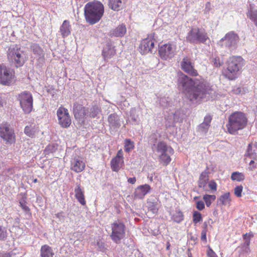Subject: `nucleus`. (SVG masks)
<instances>
[{
    "instance_id": "nucleus-1",
    "label": "nucleus",
    "mask_w": 257,
    "mask_h": 257,
    "mask_svg": "<svg viewBox=\"0 0 257 257\" xmlns=\"http://www.w3.org/2000/svg\"><path fill=\"white\" fill-rule=\"evenodd\" d=\"M177 85L192 103H198L203 100H213L217 97L215 91L206 81L202 79H193L182 72L178 74Z\"/></svg>"
},
{
    "instance_id": "nucleus-2",
    "label": "nucleus",
    "mask_w": 257,
    "mask_h": 257,
    "mask_svg": "<svg viewBox=\"0 0 257 257\" xmlns=\"http://www.w3.org/2000/svg\"><path fill=\"white\" fill-rule=\"evenodd\" d=\"M84 9L86 21L90 25L99 22L104 11L103 5L99 2H89L85 5Z\"/></svg>"
},
{
    "instance_id": "nucleus-3",
    "label": "nucleus",
    "mask_w": 257,
    "mask_h": 257,
    "mask_svg": "<svg viewBox=\"0 0 257 257\" xmlns=\"http://www.w3.org/2000/svg\"><path fill=\"white\" fill-rule=\"evenodd\" d=\"M243 65V59L240 56L230 57L227 61V67L223 72L225 77L229 80L235 79Z\"/></svg>"
},
{
    "instance_id": "nucleus-4",
    "label": "nucleus",
    "mask_w": 257,
    "mask_h": 257,
    "mask_svg": "<svg viewBox=\"0 0 257 257\" xmlns=\"http://www.w3.org/2000/svg\"><path fill=\"white\" fill-rule=\"evenodd\" d=\"M247 123V118L241 112H235L228 118V122L226 124L227 131L230 134H235L238 130L245 127Z\"/></svg>"
},
{
    "instance_id": "nucleus-5",
    "label": "nucleus",
    "mask_w": 257,
    "mask_h": 257,
    "mask_svg": "<svg viewBox=\"0 0 257 257\" xmlns=\"http://www.w3.org/2000/svg\"><path fill=\"white\" fill-rule=\"evenodd\" d=\"M154 152L158 154L160 162L164 166L168 165L171 161V156L174 154L173 149L164 142H159L152 147Z\"/></svg>"
},
{
    "instance_id": "nucleus-6",
    "label": "nucleus",
    "mask_w": 257,
    "mask_h": 257,
    "mask_svg": "<svg viewBox=\"0 0 257 257\" xmlns=\"http://www.w3.org/2000/svg\"><path fill=\"white\" fill-rule=\"evenodd\" d=\"M7 56L9 61L14 63L17 67L22 66L25 63V54L18 45H10L7 50Z\"/></svg>"
},
{
    "instance_id": "nucleus-7",
    "label": "nucleus",
    "mask_w": 257,
    "mask_h": 257,
    "mask_svg": "<svg viewBox=\"0 0 257 257\" xmlns=\"http://www.w3.org/2000/svg\"><path fill=\"white\" fill-rule=\"evenodd\" d=\"M239 40L238 35L234 32L231 31L226 34L217 44L221 48L231 53L236 49Z\"/></svg>"
},
{
    "instance_id": "nucleus-8",
    "label": "nucleus",
    "mask_w": 257,
    "mask_h": 257,
    "mask_svg": "<svg viewBox=\"0 0 257 257\" xmlns=\"http://www.w3.org/2000/svg\"><path fill=\"white\" fill-rule=\"evenodd\" d=\"M186 40L190 43L197 44L205 43L209 37L204 30L193 28L188 33Z\"/></svg>"
},
{
    "instance_id": "nucleus-9",
    "label": "nucleus",
    "mask_w": 257,
    "mask_h": 257,
    "mask_svg": "<svg viewBox=\"0 0 257 257\" xmlns=\"http://www.w3.org/2000/svg\"><path fill=\"white\" fill-rule=\"evenodd\" d=\"M111 234L110 236L112 240L116 244L120 243L125 235L124 224L119 221H115L111 224Z\"/></svg>"
},
{
    "instance_id": "nucleus-10",
    "label": "nucleus",
    "mask_w": 257,
    "mask_h": 257,
    "mask_svg": "<svg viewBox=\"0 0 257 257\" xmlns=\"http://www.w3.org/2000/svg\"><path fill=\"white\" fill-rule=\"evenodd\" d=\"M15 75L13 70L4 65H0V83L10 85L14 81Z\"/></svg>"
},
{
    "instance_id": "nucleus-11",
    "label": "nucleus",
    "mask_w": 257,
    "mask_h": 257,
    "mask_svg": "<svg viewBox=\"0 0 257 257\" xmlns=\"http://www.w3.org/2000/svg\"><path fill=\"white\" fill-rule=\"evenodd\" d=\"M20 105L26 113H29L33 109V97L29 92L21 93L19 96Z\"/></svg>"
},
{
    "instance_id": "nucleus-12",
    "label": "nucleus",
    "mask_w": 257,
    "mask_h": 257,
    "mask_svg": "<svg viewBox=\"0 0 257 257\" xmlns=\"http://www.w3.org/2000/svg\"><path fill=\"white\" fill-rule=\"evenodd\" d=\"M176 45L172 43H168L160 47L159 53L161 58L164 60L172 58L176 54Z\"/></svg>"
},
{
    "instance_id": "nucleus-13",
    "label": "nucleus",
    "mask_w": 257,
    "mask_h": 257,
    "mask_svg": "<svg viewBox=\"0 0 257 257\" xmlns=\"http://www.w3.org/2000/svg\"><path fill=\"white\" fill-rule=\"evenodd\" d=\"M0 137L10 144L15 142L14 130L8 123L3 122L0 124Z\"/></svg>"
},
{
    "instance_id": "nucleus-14",
    "label": "nucleus",
    "mask_w": 257,
    "mask_h": 257,
    "mask_svg": "<svg viewBox=\"0 0 257 257\" xmlns=\"http://www.w3.org/2000/svg\"><path fill=\"white\" fill-rule=\"evenodd\" d=\"M157 41L155 38V34H151L147 38L144 39L141 42L139 46V51L142 54H146L150 52L154 47L155 43Z\"/></svg>"
},
{
    "instance_id": "nucleus-15",
    "label": "nucleus",
    "mask_w": 257,
    "mask_h": 257,
    "mask_svg": "<svg viewBox=\"0 0 257 257\" xmlns=\"http://www.w3.org/2000/svg\"><path fill=\"white\" fill-rule=\"evenodd\" d=\"M58 122L63 127H68L71 123L68 110L63 107H60L57 111Z\"/></svg>"
},
{
    "instance_id": "nucleus-16",
    "label": "nucleus",
    "mask_w": 257,
    "mask_h": 257,
    "mask_svg": "<svg viewBox=\"0 0 257 257\" xmlns=\"http://www.w3.org/2000/svg\"><path fill=\"white\" fill-rule=\"evenodd\" d=\"M181 67L184 72L191 75L197 76L198 74L197 71L192 65L190 59L187 57L183 58L181 62Z\"/></svg>"
},
{
    "instance_id": "nucleus-17",
    "label": "nucleus",
    "mask_w": 257,
    "mask_h": 257,
    "mask_svg": "<svg viewBox=\"0 0 257 257\" xmlns=\"http://www.w3.org/2000/svg\"><path fill=\"white\" fill-rule=\"evenodd\" d=\"M85 167V164L83 159L79 157H74L71 160L70 168L76 173H79L83 171Z\"/></svg>"
},
{
    "instance_id": "nucleus-18",
    "label": "nucleus",
    "mask_w": 257,
    "mask_h": 257,
    "mask_svg": "<svg viewBox=\"0 0 257 257\" xmlns=\"http://www.w3.org/2000/svg\"><path fill=\"white\" fill-rule=\"evenodd\" d=\"M151 187L148 184H146L139 186L134 193V197L136 199H143L151 191Z\"/></svg>"
},
{
    "instance_id": "nucleus-19",
    "label": "nucleus",
    "mask_w": 257,
    "mask_h": 257,
    "mask_svg": "<svg viewBox=\"0 0 257 257\" xmlns=\"http://www.w3.org/2000/svg\"><path fill=\"white\" fill-rule=\"evenodd\" d=\"M73 111L75 118L79 120L83 119L86 115L85 108L77 102L73 104Z\"/></svg>"
},
{
    "instance_id": "nucleus-20",
    "label": "nucleus",
    "mask_w": 257,
    "mask_h": 257,
    "mask_svg": "<svg viewBox=\"0 0 257 257\" xmlns=\"http://www.w3.org/2000/svg\"><path fill=\"white\" fill-rule=\"evenodd\" d=\"M115 54V51L112 44L110 42H107L102 52V55L104 60L110 59Z\"/></svg>"
},
{
    "instance_id": "nucleus-21",
    "label": "nucleus",
    "mask_w": 257,
    "mask_h": 257,
    "mask_svg": "<svg viewBox=\"0 0 257 257\" xmlns=\"http://www.w3.org/2000/svg\"><path fill=\"white\" fill-rule=\"evenodd\" d=\"M75 196L78 201L82 205H85L86 201L84 195L83 189L81 187L80 184H77L76 187L74 189Z\"/></svg>"
},
{
    "instance_id": "nucleus-22",
    "label": "nucleus",
    "mask_w": 257,
    "mask_h": 257,
    "mask_svg": "<svg viewBox=\"0 0 257 257\" xmlns=\"http://www.w3.org/2000/svg\"><path fill=\"white\" fill-rule=\"evenodd\" d=\"M209 180V176L208 172L206 171H204L200 174L199 180L198 182V187L202 188L203 190L207 191V184Z\"/></svg>"
},
{
    "instance_id": "nucleus-23",
    "label": "nucleus",
    "mask_w": 257,
    "mask_h": 257,
    "mask_svg": "<svg viewBox=\"0 0 257 257\" xmlns=\"http://www.w3.org/2000/svg\"><path fill=\"white\" fill-rule=\"evenodd\" d=\"M126 32V29L124 24H121L115 29L111 30L109 33L111 36L121 37L123 36Z\"/></svg>"
},
{
    "instance_id": "nucleus-24",
    "label": "nucleus",
    "mask_w": 257,
    "mask_h": 257,
    "mask_svg": "<svg viewBox=\"0 0 257 257\" xmlns=\"http://www.w3.org/2000/svg\"><path fill=\"white\" fill-rule=\"evenodd\" d=\"M108 121L111 127L118 128L121 125L119 117L116 113L110 114L108 117Z\"/></svg>"
},
{
    "instance_id": "nucleus-25",
    "label": "nucleus",
    "mask_w": 257,
    "mask_h": 257,
    "mask_svg": "<svg viewBox=\"0 0 257 257\" xmlns=\"http://www.w3.org/2000/svg\"><path fill=\"white\" fill-rule=\"evenodd\" d=\"M70 25L68 21L65 20L60 28V32L63 37H66L70 34Z\"/></svg>"
},
{
    "instance_id": "nucleus-26",
    "label": "nucleus",
    "mask_w": 257,
    "mask_h": 257,
    "mask_svg": "<svg viewBox=\"0 0 257 257\" xmlns=\"http://www.w3.org/2000/svg\"><path fill=\"white\" fill-rule=\"evenodd\" d=\"M245 156L257 160V146L255 144L252 146L251 144H249L247 147Z\"/></svg>"
},
{
    "instance_id": "nucleus-27",
    "label": "nucleus",
    "mask_w": 257,
    "mask_h": 257,
    "mask_svg": "<svg viewBox=\"0 0 257 257\" xmlns=\"http://www.w3.org/2000/svg\"><path fill=\"white\" fill-rule=\"evenodd\" d=\"M54 253L52 248L48 245L42 246L40 250L41 257H53Z\"/></svg>"
},
{
    "instance_id": "nucleus-28",
    "label": "nucleus",
    "mask_w": 257,
    "mask_h": 257,
    "mask_svg": "<svg viewBox=\"0 0 257 257\" xmlns=\"http://www.w3.org/2000/svg\"><path fill=\"white\" fill-rule=\"evenodd\" d=\"M124 0H109L110 8L114 11H118L123 8Z\"/></svg>"
},
{
    "instance_id": "nucleus-29",
    "label": "nucleus",
    "mask_w": 257,
    "mask_h": 257,
    "mask_svg": "<svg viewBox=\"0 0 257 257\" xmlns=\"http://www.w3.org/2000/svg\"><path fill=\"white\" fill-rule=\"evenodd\" d=\"M123 164V160L118 158H113L110 162L111 168L113 171L117 172Z\"/></svg>"
},
{
    "instance_id": "nucleus-30",
    "label": "nucleus",
    "mask_w": 257,
    "mask_h": 257,
    "mask_svg": "<svg viewBox=\"0 0 257 257\" xmlns=\"http://www.w3.org/2000/svg\"><path fill=\"white\" fill-rule=\"evenodd\" d=\"M38 131L37 128L35 124H30L26 126L24 133L28 137L33 138L36 133Z\"/></svg>"
},
{
    "instance_id": "nucleus-31",
    "label": "nucleus",
    "mask_w": 257,
    "mask_h": 257,
    "mask_svg": "<svg viewBox=\"0 0 257 257\" xmlns=\"http://www.w3.org/2000/svg\"><path fill=\"white\" fill-rule=\"evenodd\" d=\"M147 207L149 210L153 214H156L158 211V203L156 201L149 200L147 202Z\"/></svg>"
},
{
    "instance_id": "nucleus-32",
    "label": "nucleus",
    "mask_w": 257,
    "mask_h": 257,
    "mask_svg": "<svg viewBox=\"0 0 257 257\" xmlns=\"http://www.w3.org/2000/svg\"><path fill=\"white\" fill-rule=\"evenodd\" d=\"M130 119L135 124H138L140 122L139 114L136 108H132L130 112Z\"/></svg>"
},
{
    "instance_id": "nucleus-33",
    "label": "nucleus",
    "mask_w": 257,
    "mask_h": 257,
    "mask_svg": "<svg viewBox=\"0 0 257 257\" xmlns=\"http://www.w3.org/2000/svg\"><path fill=\"white\" fill-rule=\"evenodd\" d=\"M230 201V194L229 192L224 193L220 196L218 199V203L220 204L226 205L229 203Z\"/></svg>"
},
{
    "instance_id": "nucleus-34",
    "label": "nucleus",
    "mask_w": 257,
    "mask_h": 257,
    "mask_svg": "<svg viewBox=\"0 0 257 257\" xmlns=\"http://www.w3.org/2000/svg\"><path fill=\"white\" fill-rule=\"evenodd\" d=\"M32 50L34 54L40 58L44 56L43 51L42 48L38 44H33L31 46Z\"/></svg>"
},
{
    "instance_id": "nucleus-35",
    "label": "nucleus",
    "mask_w": 257,
    "mask_h": 257,
    "mask_svg": "<svg viewBox=\"0 0 257 257\" xmlns=\"http://www.w3.org/2000/svg\"><path fill=\"white\" fill-rule=\"evenodd\" d=\"M159 103L163 107H168L171 106L172 100L167 97H161L159 99Z\"/></svg>"
},
{
    "instance_id": "nucleus-36",
    "label": "nucleus",
    "mask_w": 257,
    "mask_h": 257,
    "mask_svg": "<svg viewBox=\"0 0 257 257\" xmlns=\"http://www.w3.org/2000/svg\"><path fill=\"white\" fill-rule=\"evenodd\" d=\"M247 16L257 27V11L250 9L247 13Z\"/></svg>"
},
{
    "instance_id": "nucleus-37",
    "label": "nucleus",
    "mask_w": 257,
    "mask_h": 257,
    "mask_svg": "<svg viewBox=\"0 0 257 257\" xmlns=\"http://www.w3.org/2000/svg\"><path fill=\"white\" fill-rule=\"evenodd\" d=\"M174 115H173L172 112L169 113L168 115L166 117V125L167 127H171L174 125V124L176 122V120L174 118Z\"/></svg>"
},
{
    "instance_id": "nucleus-38",
    "label": "nucleus",
    "mask_w": 257,
    "mask_h": 257,
    "mask_svg": "<svg viewBox=\"0 0 257 257\" xmlns=\"http://www.w3.org/2000/svg\"><path fill=\"white\" fill-rule=\"evenodd\" d=\"M183 213L180 211H176V212L172 216V219L177 222L180 223L183 220Z\"/></svg>"
},
{
    "instance_id": "nucleus-39",
    "label": "nucleus",
    "mask_w": 257,
    "mask_h": 257,
    "mask_svg": "<svg viewBox=\"0 0 257 257\" xmlns=\"http://www.w3.org/2000/svg\"><path fill=\"white\" fill-rule=\"evenodd\" d=\"M174 115V118L176 120V122L180 121L183 119L184 113L181 110H176L175 112H172Z\"/></svg>"
},
{
    "instance_id": "nucleus-40",
    "label": "nucleus",
    "mask_w": 257,
    "mask_h": 257,
    "mask_svg": "<svg viewBox=\"0 0 257 257\" xmlns=\"http://www.w3.org/2000/svg\"><path fill=\"white\" fill-rule=\"evenodd\" d=\"M231 178L232 180L241 181L244 180V177L242 173L235 172L232 173Z\"/></svg>"
},
{
    "instance_id": "nucleus-41",
    "label": "nucleus",
    "mask_w": 257,
    "mask_h": 257,
    "mask_svg": "<svg viewBox=\"0 0 257 257\" xmlns=\"http://www.w3.org/2000/svg\"><path fill=\"white\" fill-rule=\"evenodd\" d=\"M216 198V197L214 195H205L203 196V199L205 202L206 205L207 207L210 206L212 201H214Z\"/></svg>"
},
{
    "instance_id": "nucleus-42",
    "label": "nucleus",
    "mask_w": 257,
    "mask_h": 257,
    "mask_svg": "<svg viewBox=\"0 0 257 257\" xmlns=\"http://www.w3.org/2000/svg\"><path fill=\"white\" fill-rule=\"evenodd\" d=\"M202 220L201 214L197 211H194L193 213V221L196 224Z\"/></svg>"
},
{
    "instance_id": "nucleus-43",
    "label": "nucleus",
    "mask_w": 257,
    "mask_h": 257,
    "mask_svg": "<svg viewBox=\"0 0 257 257\" xmlns=\"http://www.w3.org/2000/svg\"><path fill=\"white\" fill-rule=\"evenodd\" d=\"M134 147L133 142L131 141L130 140H126L125 141L124 151L126 152H129Z\"/></svg>"
},
{
    "instance_id": "nucleus-44",
    "label": "nucleus",
    "mask_w": 257,
    "mask_h": 257,
    "mask_svg": "<svg viewBox=\"0 0 257 257\" xmlns=\"http://www.w3.org/2000/svg\"><path fill=\"white\" fill-rule=\"evenodd\" d=\"M99 112L100 109L98 107L93 106L90 108L89 115L90 117H95L99 114Z\"/></svg>"
},
{
    "instance_id": "nucleus-45",
    "label": "nucleus",
    "mask_w": 257,
    "mask_h": 257,
    "mask_svg": "<svg viewBox=\"0 0 257 257\" xmlns=\"http://www.w3.org/2000/svg\"><path fill=\"white\" fill-rule=\"evenodd\" d=\"M7 236V229L0 225V240L4 239Z\"/></svg>"
},
{
    "instance_id": "nucleus-46",
    "label": "nucleus",
    "mask_w": 257,
    "mask_h": 257,
    "mask_svg": "<svg viewBox=\"0 0 257 257\" xmlns=\"http://www.w3.org/2000/svg\"><path fill=\"white\" fill-rule=\"evenodd\" d=\"M243 187L242 186H237L234 188V194L237 197H240L241 196V193L242 192Z\"/></svg>"
},
{
    "instance_id": "nucleus-47",
    "label": "nucleus",
    "mask_w": 257,
    "mask_h": 257,
    "mask_svg": "<svg viewBox=\"0 0 257 257\" xmlns=\"http://www.w3.org/2000/svg\"><path fill=\"white\" fill-rule=\"evenodd\" d=\"M20 205L22 207V208L26 212L29 213L30 209L29 207L26 205L25 201L24 199H22L20 201Z\"/></svg>"
},
{
    "instance_id": "nucleus-48",
    "label": "nucleus",
    "mask_w": 257,
    "mask_h": 257,
    "mask_svg": "<svg viewBox=\"0 0 257 257\" xmlns=\"http://www.w3.org/2000/svg\"><path fill=\"white\" fill-rule=\"evenodd\" d=\"M249 244L250 242H248V241H244V242L241 244V247L242 248L243 251L248 252L250 251L249 247Z\"/></svg>"
},
{
    "instance_id": "nucleus-49",
    "label": "nucleus",
    "mask_w": 257,
    "mask_h": 257,
    "mask_svg": "<svg viewBox=\"0 0 257 257\" xmlns=\"http://www.w3.org/2000/svg\"><path fill=\"white\" fill-rule=\"evenodd\" d=\"M208 186L212 190L215 191L217 190V184L213 181H210L208 183Z\"/></svg>"
},
{
    "instance_id": "nucleus-50",
    "label": "nucleus",
    "mask_w": 257,
    "mask_h": 257,
    "mask_svg": "<svg viewBox=\"0 0 257 257\" xmlns=\"http://www.w3.org/2000/svg\"><path fill=\"white\" fill-rule=\"evenodd\" d=\"M209 127V126L205 123L202 122L199 125V130L202 132H205L208 130Z\"/></svg>"
},
{
    "instance_id": "nucleus-51",
    "label": "nucleus",
    "mask_w": 257,
    "mask_h": 257,
    "mask_svg": "<svg viewBox=\"0 0 257 257\" xmlns=\"http://www.w3.org/2000/svg\"><path fill=\"white\" fill-rule=\"evenodd\" d=\"M253 236V235L252 233H245L243 235V238L244 241H248V242H250V239Z\"/></svg>"
},
{
    "instance_id": "nucleus-52",
    "label": "nucleus",
    "mask_w": 257,
    "mask_h": 257,
    "mask_svg": "<svg viewBox=\"0 0 257 257\" xmlns=\"http://www.w3.org/2000/svg\"><path fill=\"white\" fill-rule=\"evenodd\" d=\"M207 255L208 257H217L215 252L210 248L208 247V249L207 251Z\"/></svg>"
},
{
    "instance_id": "nucleus-53",
    "label": "nucleus",
    "mask_w": 257,
    "mask_h": 257,
    "mask_svg": "<svg viewBox=\"0 0 257 257\" xmlns=\"http://www.w3.org/2000/svg\"><path fill=\"white\" fill-rule=\"evenodd\" d=\"M97 245L98 246V248L99 251L103 252L106 250L105 244L102 241H98Z\"/></svg>"
},
{
    "instance_id": "nucleus-54",
    "label": "nucleus",
    "mask_w": 257,
    "mask_h": 257,
    "mask_svg": "<svg viewBox=\"0 0 257 257\" xmlns=\"http://www.w3.org/2000/svg\"><path fill=\"white\" fill-rule=\"evenodd\" d=\"M205 207L204 203L202 201H198L196 202V208L199 210H202Z\"/></svg>"
},
{
    "instance_id": "nucleus-55",
    "label": "nucleus",
    "mask_w": 257,
    "mask_h": 257,
    "mask_svg": "<svg viewBox=\"0 0 257 257\" xmlns=\"http://www.w3.org/2000/svg\"><path fill=\"white\" fill-rule=\"evenodd\" d=\"M56 217L59 219L60 221H64L65 216L63 212H59L55 214Z\"/></svg>"
},
{
    "instance_id": "nucleus-56",
    "label": "nucleus",
    "mask_w": 257,
    "mask_h": 257,
    "mask_svg": "<svg viewBox=\"0 0 257 257\" xmlns=\"http://www.w3.org/2000/svg\"><path fill=\"white\" fill-rule=\"evenodd\" d=\"M212 62L214 66L216 67H219L222 64V62H220L219 59L217 57L213 58Z\"/></svg>"
},
{
    "instance_id": "nucleus-57",
    "label": "nucleus",
    "mask_w": 257,
    "mask_h": 257,
    "mask_svg": "<svg viewBox=\"0 0 257 257\" xmlns=\"http://www.w3.org/2000/svg\"><path fill=\"white\" fill-rule=\"evenodd\" d=\"M211 120L212 117L210 115H206L205 116L203 122L205 123V124L210 126V123L211 122Z\"/></svg>"
},
{
    "instance_id": "nucleus-58",
    "label": "nucleus",
    "mask_w": 257,
    "mask_h": 257,
    "mask_svg": "<svg viewBox=\"0 0 257 257\" xmlns=\"http://www.w3.org/2000/svg\"><path fill=\"white\" fill-rule=\"evenodd\" d=\"M201 239L202 241H205V242L207 241L206 238V230L203 229L201 231Z\"/></svg>"
},
{
    "instance_id": "nucleus-59",
    "label": "nucleus",
    "mask_w": 257,
    "mask_h": 257,
    "mask_svg": "<svg viewBox=\"0 0 257 257\" xmlns=\"http://www.w3.org/2000/svg\"><path fill=\"white\" fill-rule=\"evenodd\" d=\"M115 158H118V159H122L123 160V153L121 150H119L117 152L116 156Z\"/></svg>"
},
{
    "instance_id": "nucleus-60",
    "label": "nucleus",
    "mask_w": 257,
    "mask_h": 257,
    "mask_svg": "<svg viewBox=\"0 0 257 257\" xmlns=\"http://www.w3.org/2000/svg\"><path fill=\"white\" fill-rule=\"evenodd\" d=\"M211 9V4L209 2H207L205 5V12L206 13L208 12Z\"/></svg>"
},
{
    "instance_id": "nucleus-61",
    "label": "nucleus",
    "mask_w": 257,
    "mask_h": 257,
    "mask_svg": "<svg viewBox=\"0 0 257 257\" xmlns=\"http://www.w3.org/2000/svg\"><path fill=\"white\" fill-rule=\"evenodd\" d=\"M127 182L132 184H134L136 182V177L129 178L127 179Z\"/></svg>"
},
{
    "instance_id": "nucleus-62",
    "label": "nucleus",
    "mask_w": 257,
    "mask_h": 257,
    "mask_svg": "<svg viewBox=\"0 0 257 257\" xmlns=\"http://www.w3.org/2000/svg\"><path fill=\"white\" fill-rule=\"evenodd\" d=\"M3 94H0V106L3 105Z\"/></svg>"
},
{
    "instance_id": "nucleus-63",
    "label": "nucleus",
    "mask_w": 257,
    "mask_h": 257,
    "mask_svg": "<svg viewBox=\"0 0 257 257\" xmlns=\"http://www.w3.org/2000/svg\"><path fill=\"white\" fill-rule=\"evenodd\" d=\"M149 180L151 181H153V174H151L150 176H149Z\"/></svg>"
},
{
    "instance_id": "nucleus-64",
    "label": "nucleus",
    "mask_w": 257,
    "mask_h": 257,
    "mask_svg": "<svg viewBox=\"0 0 257 257\" xmlns=\"http://www.w3.org/2000/svg\"><path fill=\"white\" fill-rule=\"evenodd\" d=\"M203 225H204V229H203L206 230V228L207 227V223L206 222H204V223H203Z\"/></svg>"
}]
</instances>
